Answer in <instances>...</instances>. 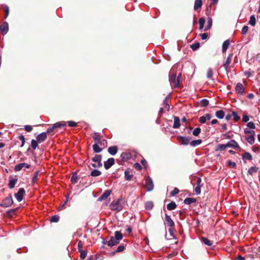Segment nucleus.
Returning a JSON list of instances; mask_svg holds the SVG:
<instances>
[{"instance_id": "nucleus-1", "label": "nucleus", "mask_w": 260, "mask_h": 260, "mask_svg": "<svg viewBox=\"0 0 260 260\" xmlns=\"http://www.w3.org/2000/svg\"><path fill=\"white\" fill-rule=\"evenodd\" d=\"M92 138L94 141V144L92 146L93 151L94 153H100L107 147V140L104 139L103 137L99 133H95L93 134Z\"/></svg>"}, {"instance_id": "nucleus-2", "label": "nucleus", "mask_w": 260, "mask_h": 260, "mask_svg": "<svg viewBox=\"0 0 260 260\" xmlns=\"http://www.w3.org/2000/svg\"><path fill=\"white\" fill-rule=\"evenodd\" d=\"M124 201L122 198H119L117 201H113L110 204V207L112 210L121 211L124 205Z\"/></svg>"}, {"instance_id": "nucleus-3", "label": "nucleus", "mask_w": 260, "mask_h": 260, "mask_svg": "<svg viewBox=\"0 0 260 260\" xmlns=\"http://www.w3.org/2000/svg\"><path fill=\"white\" fill-rule=\"evenodd\" d=\"M13 203V200L11 194H9L7 197L4 199L2 203L0 204V206L3 207H9Z\"/></svg>"}, {"instance_id": "nucleus-4", "label": "nucleus", "mask_w": 260, "mask_h": 260, "mask_svg": "<svg viewBox=\"0 0 260 260\" xmlns=\"http://www.w3.org/2000/svg\"><path fill=\"white\" fill-rule=\"evenodd\" d=\"M169 81L171 86H174L175 88L179 87L180 82L178 79L176 78V75L175 74H171L169 76Z\"/></svg>"}, {"instance_id": "nucleus-5", "label": "nucleus", "mask_w": 260, "mask_h": 260, "mask_svg": "<svg viewBox=\"0 0 260 260\" xmlns=\"http://www.w3.org/2000/svg\"><path fill=\"white\" fill-rule=\"evenodd\" d=\"M191 138L189 137H184V136H178L177 140L181 145H187L190 143Z\"/></svg>"}, {"instance_id": "nucleus-6", "label": "nucleus", "mask_w": 260, "mask_h": 260, "mask_svg": "<svg viewBox=\"0 0 260 260\" xmlns=\"http://www.w3.org/2000/svg\"><path fill=\"white\" fill-rule=\"evenodd\" d=\"M25 194V191L23 188H20L18 191L14 194L15 197L18 202L21 201Z\"/></svg>"}, {"instance_id": "nucleus-7", "label": "nucleus", "mask_w": 260, "mask_h": 260, "mask_svg": "<svg viewBox=\"0 0 260 260\" xmlns=\"http://www.w3.org/2000/svg\"><path fill=\"white\" fill-rule=\"evenodd\" d=\"M134 176L133 170L127 168L124 171V178L126 181H131Z\"/></svg>"}, {"instance_id": "nucleus-8", "label": "nucleus", "mask_w": 260, "mask_h": 260, "mask_svg": "<svg viewBox=\"0 0 260 260\" xmlns=\"http://www.w3.org/2000/svg\"><path fill=\"white\" fill-rule=\"evenodd\" d=\"M145 186L147 191H151L153 189L154 186L153 181L149 177L146 179Z\"/></svg>"}, {"instance_id": "nucleus-9", "label": "nucleus", "mask_w": 260, "mask_h": 260, "mask_svg": "<svg viewBox=\"0 0 260 260\" xmlns=\"http://www.w3.org/2000/svg\"><path fill=\"white\" fill-rule=\"evenodd\" d=\"M114 162H115V159L114 158H112V157L109 158L107 159V160H106V161L104 162V168L106 170H108L109 168H110L114 164Z\"/></svg>"}, {"instance_id": "nucleus-10", "label": "nucleus", "mask_w": 260, "mask_h": 260, "mask_svg": "<svg viewBox=\"0 0 260 260\" xmlns=\"http://www.w3.org/2000/svg\"><path fill=\"white\" fill-rule=\"evenodd\" d=\"M226 144L227 147H232L237 150H240L241 149L237 142L234 140H232L228 142Z\"/></svg>"}, {"instance_id": "nucleus-11", "label": "nucleus", "mask_w": 260, "mask_h": 260, "mask_svg": "<svg viewBox=\"0 0 260 260\" xmlns=\"http://www.w3.org/2000/svg\"><path fill=\"white\" fill-rule=\"evenodd\" d=\"M9 26L7 22H3L0 26V30L3 35H5L8 31Z\"/></svg>"}, {"instance_id": "nucleus-12", "label": "nucleus", "mask_w": 260, "mask_h": 260, "mask_svg": "<svg viewBox=\"0 0 260 260\" xmlns=\"http://www.w3.org/2000/svg\"><path fill=\"white\" fill-rule=\"evenodd\" d=\"M235 90L237 94L242 95L244 92V88L241 83H238L235 87Z\"/></svg>"}, {"instance_id": "nucleus-13", "label": "nucleus", "mask_w": 260, "mask_h": 260, "mask_svg": "<svg viewBox=\"0 0 260 260\" xmlns=\"http://www.w3.org/2000/svg\"><path fill=\"white\" fill-rule=\"evenodd\" d=\"M111 193V190H106L104 192L99 198L98 201H102L106 200L110 196Z\"/></svg>"}, {"instance_id": "nucleus-14", "label": "nucleus", "mask_w": 260, "mask_h": 260, "mask_svg": "<svg viewBox=\"0 0 260 260\" xmlns=\"http://www.w3.org/2000/svg\"><path fill=\"white\" fill-rule=\"evenodd\" d=\"M30 165H28L26 163H25V162L21 163V164H19L15 166V167L14 168V170L15 171H19L21 170L23 167H25L27 169H28L30 168Z\"/></svg>"}, {"instance_id": "nucleus-15", "label": "nucleus", "mask_w": 260, "mask_h": 260, "mask_svg": "<svg viewBox=\"0 0 260 260\" xmlns=\"http://www.w3.org/2000/svg\"><path fill=\"white\" fill-rule=\"evenodd\" d=\"M165 220L167 222L168 226H170L171 228H174L175 226V223L173 220L171 219L170 216L168 214H165Z\"/></svg>"}, {"instance_id": "nucleus-16", "label": "nucleus", "mask_w": 260, "mask_h": 260, "mask_svg": "<svg viewBox=\"0 0 260 260\" xmlns=\"http://www.w3.org/2000/svg\"><path fill=\"white\" fill-rule=\"evenodd\" d=\"M47 138L46 133L45 132L42 133L38 135L37 137V140L39 142V143H42L46 140Z\"/></svg>"}, {"instance_id": "nucleus-17", "label": "nucleus", "mask_w": 260, "mask_h": 260, "mask_svg": "<svg viewBox=\"0 0 260 260\" xmlns=\"http://www.w3.org/2000/svg\"><path fill=\"white\" fill-rule=\"evenodd\" d=\"M119 243V242L116 240L114 237L112 236L110 237V240L108 241L107 245L110 247H112Z\"/></svg>"}, {"instance_id": "nucleus-18", "label": "nucleus", "mask_w": 260, "mask_h": 260, "mask_svg": "<svg viewBox=\"0 0 260 260\" xmlns=\"http://www.w3.org/2000/svg\"><path fill=\"white\" fill-rule=\"evenodd\" d=\"M131 157V155L130 153L127 152H123L120 155V160L121 161H125L130 159Z\"/></svg>"}, {"instance_id": "nucleus-19", "label": "nucleus", "mask_w": 260, "mask_h": 260, "mask_svg": "<svg viewBox=\"0 0 260 260\" xmlns=\"http://www.w3.org/2000/svg\"><path fill=\"white\" fill-rule=\"evenodd\" d=\"M102 155L101 154H96L92 158V161H93L94 162H98V164H99L102 166Z\"/></svg>"}, {"instance_id": "nucleus-20", "label": "nucleus", "mask_w": 260, "mask_h": 260, "mask_svg": "<svg viewBox=\"0 0 260 260\" xmlns=\"http://www.w3.org/2000/svg\"><path fill=\"white\" fill-rule=\"evenodd\" d=\"M118 151V147L116 146H111L108 148V152L112 155H115Z\"/></svg>"}, {"instance_id": "nucleus-21", "label": "nucleus", "mask_w": 260, "mask_h": 260, "mask_svg": "<svg viewBox=\"0 0 260 260\" xmlns=\"http://www.w3.org/2000/svg\"><path fill=\"white\" fill-rule=\"evenodd\" d=\"M174 124L173 125V127L174 128H179L180 126V120L178 117L174 116Z\"/></svg>"}, {"instance_id": "nucleus-22", "label": "nucleus", "mask_w": 260, "mask_h": 260, "mask_svg": "<svg viewBox=\"0 0 260 260\" xmlns=\"http://www.w3.org/2000/svg\"><path fill=\"white\" fill-rule=\"evenodd\" d=\"M230 45V41L229 40H227L223 42L222 45V52H225L228 48Z\"/></svg>"}, {"instance_id": "nucleus-23", "label": "nucleus", "mask_w": 260, "mask_h": 260, "mask_svg": "<svg viewBox=\"0 0 260 260\" xmlns=\"http://www.w3.org/2000/svg\"><path fill=\"white\" fill-rule=\"evenodd\" d=\"M233 56L232 54H230L226 58V61L223 64V67L224 69L226 70L229 65L231 63L232 61V57Z\"/></svg>"}, {"instance_id": "nucleus-24", "label": "nucleus", "mask_w": 260, "mask_h": 260, "mask_svg": "<svg viewBox=\"0 0 260 260\" xmlns=\"http://www.w3.org/2000/svg\"><path fill=\"white\" fill-rule=\"evenodd\" d=\"M202 242L205 245L211 246L213 245V241L209 240L206 237H202L201 238Z\"/></svg>"}, {"instance_id": "nucleus-25", "label": "nucleus", "mask_w": 260, "mask_h": 260, "mask_svg": "<svg viewBox=\"0 0 260 260\" xmlns=\"http://www.w3.org/2000/svg\"><path fill=\"white\" fill-rule=\"evenodd\" d=\"M255 134H251L249 135L248 137H246L245 139L250 144L252 145L254 143L255 138H254Z\"/></svg>"}, {"instance_id": "nucleus-26", "label": "nucleus", "mask_w": 260, "mask_h": 260, "mask_svg": "<svg viewBox=\"0 0 260 260\" xmlns=\"http://www.w3.org/2000/svg\"><path fill=\"white\" fill-rule=\"evenodd\" d=\"M202 0H196L194 4V10L197 11L199 8L202 7Z\"/></svg>"}, {"instance_id": "nucleus-27", "label": "nucleus", "mask_w": 260, "mask_h": 260, "mask_svg": "<svg viewBox=\"0 0 260 260\" xmlns=\"http://www.w3.org/2000/svg\"><path fill=\"white\" fill-rule=\"evenodd\" d=\"M177 207V205L175 202L172 201L167 205V209L169 210H172Z\"/></svg>"}, {"instance_id": "nucleus-28", "label": "nucleus", "mask_w": 260, "mask_h": 260, "mask_svg": "<svg viewBox=\"0 0 260 260\" xmlns=\"http://www.w3.org/2000/svg\"><path fill=\"white\" fill-rule=\"evenodd\" d=\"M114 235V238L118 241V242H120V241L122 239L123 235L120 231H116Z\"/></svg>"}, {"instance_id": "nucleus-29", "label": "nucleus", "mask_w": 260, "mask_h": 260, "mask_svg": "<svg viewBox=\"0 0 260 260\" xmlns=\"http://www.w3.org/2000/svg\"><path fill=\"white\" fill-rule=\"evenodd\" d=\"M225 113L223 110L217 111L215 112V116L219 119H222L224 117Z\"/></svg>"}, {"instance_id": "nucleus-30", "label": "nucleus", "mask_w": 260, "mask_h": 260, "mask_svg": "<svg viewBox=\"0 0 260 260\" xmlns=\"http://www.w3.org/2000/svg\"><path fill=\"white\" fill-rule=\"evenodd\" d=\"M227 148L226 144H218L217 145L215 151H222L225 150Z\"/></svg>"}, {"instance_id": "nucleus-31", "label": "nucleus", "mask_w": 260, "mask_h": 260, "mask_svg": "<svg viewBox=\"0 0 260 260\" xmlns=\"http://www.w3.org/2000/svg\"><path fill=\"white\" fill-rule=\"evenodd\" d=\"M196 202V199L191 198H187L184 200V203L187 205H189L190 204L195 203Z\"/></svg>"}, {"instance_id": "nucleus-32", "label": "nucleus", "mask_w": 260, "mask_h": 260, "mask_svg": "<svg viewBox=\"0 0 260 260\" xmlns=\"http://www.w3.org/2000/svg\"><path fill=\"white\" fill-rule=\"evenodd\" d=\"M258 170V168L256 167H250L248 170V173L250 175H252L254 173H256Z\"/></svg>"}, {"instance_id": "nucleus-33", "label": "nucleus", "mask_w": 260, "mask_h": 260, "mask_svg": "<svg viewBox=\"0 0 260 260\" xmlns=\"http://www.w3.org/2000/svg\"><path fill=\"white\" fill-rule=\"evenodd\" d=\"M202 142V140L199 139L196 140H193L190 142V145L192 147H196L198 145H200Z\"/></svg>"}, {"instance_id": "nucleus-34", "label": "nucleus", "mask_w": 260, "mask_h": 260, "mask_svg": "<svg viewBox=\"0 0 260 260\" xmlns=\"http://www.w3.org/2000/svg\"><path fill=\"white\" fill-rule=\"evenodd\" d=\"M17 182V179H11L9 181V183L8 184L9 187L11 189H13L14 187L15 184H16Z\"/></svg>"}, {"instance_id": "nucleus-35", "label": "nucleus", "mask_w": 260, "mask_h": 260, "mask_svg": "<svg viewBox=\"0 0 260 260\" xmlns=\"http://www.w3.org/2000/svg\"><path fill=\"white\" fill-rule=\"evenodd\" d=\"M102 174V172L96 169H94L93 170L91 173H90V175L92 176V177H97V176H100Z\"/></svg>"}, {"instance_id": "nucleus-36", "label": "nucleus", "mask_w": 260, "mask_h": 260, "mask_svg": "<svg viewBox=\"0 0 260 260\" xmlns=\"http://www.w3.org/2000/svg\"><path fill=\"white\" fill-rule=\"evenodd\" d=\"M71 181L72 183L73 184H76L77 183L78 181V177L77 176V174L76 173H74L73 175H72Z\"/></svg>"}, {"instance_id": "nucleus-37", "label": "nucleus", "mask_w": 260, "mask_h": 260, "mask_svg": "<svg viewBox=\"0 0 260 260\" xmlns=\"http://www.w3.org/2000/svg\"><path fill=\"white\" fill-rule=\"evenodd\" d=\"M242 157L243 159H247L249 160H251L252 158V155L249 152L244 153L242 155Z\"/></svg>"}, {"instance_id": "nucleus-38", "label": "nucleus", "mask_w": 260, "mask_h": 260, "mask_svg": "<svg viewBox=\"0 0 260 260\" xmlns=\"http://www.w3.org/2000/svg\"><path fill=\"white\" fill-rule=\"evenodd\" d=\"M248 23L252 25V26H254L256 24V19L254 15H251L250 17L249 21L248 22Z\"/></svg>"}, {"instance_id": "nucleus-39", "label": "nucleus", "mask_w": 260, "mask_h": 260, "mask_svg": "<svg viewBox=\"0 0 260 260\" xmlns=\"http://www.w3.org/2000/svg\"><path fill=\"white\" fill-rule=\"evenodd\" d=\"M18 209V208H16L13 209H11L7 212V214L8 216L12 217L15 214V213L17 210Z\"/></svg>"}, {"instance_id": "nucleus-40", "label": "nucleus", "mask_w": 260, "mask_h": 260, "mask_svg": "<svg viewBox=\"0 0 260 260\" xmlns=\"http://www.w3.org/2000/svg\"><path fill=\"white\" fill-rule=\"evenodd\" d=\"M153 203L152 201L147 202L145 204V208L147 210H151L153 207Z\"/></svg>"}, {"instance_id": "nucleus-41", "label": "nucleus", "mask_w": 260, "mask_h": 260, "mask_svg": "<svg viewBox=\"0 0 260 260\" xmlns=\"http://www.w3.org/2000/svg\"><path fill=\"white\" fill-rule=\"evenodd\" d=\"M66 125V123L64 122H56L53 124L54 127L55 128H60L62 127H64Z\"/></svg>"}, {"instance_id": "nucleus-42", "label": "nucleus", "mask_w": 260, "mask_h": 260, "mask_svg": "<svg viewBox=\"0 0 260 260\" xmlns=\"http://www.w3.org/2000/svg\"><path fill=\"white\" fill-rule=\"evenodd\" d=\"M2 9L4 10L5 13V18H6L9 13V7L7 5L3 6Z\"/></svg>"}, {"instance_id": "nucleus-43", "label": "nucleus", "mask_w": 260, "mask_h": 260, "mask_svg": "<svg viewBox=\"0 0 260 260\" xmlns=\"http://www.w3.org/2000/svg\"><path fill=\"white\" fill-rule=\"evenodd\" d=\"M209 101L206 99H203L200 102V104L201 106L203 107H206L209 105Z\"/></svg>"}, {"instance_id": "nucleus-44", "label": "nucleus", "mask_w": 260, "mask_h": 260, "mask_svg": "<svg viewBox=\"0 0 260 260\" xmlns=\"http://www.w3.org/2000/svg\"><path fill=\"white\" fill-rule=\"evenodd\" d=\"M199 24H200V27H199V28L200 29H202L204 27V24L205 23V19L203 17H201L199 19Z\"/></svg>"}, {"instance_id": "nucleus-45", "label": "nucleus", "mask_w": 260, "mask_h": 260, "mask_svg": "<svg viewBox=\"0 0 260 260\" xmlns=\"http://www.w3.org/2000/svg\"><path fill=\"white\" fill-rule=\"evenodd\" d=\"M200 46V44L199 42H196L190 45V48L193 51L197 50Z\"/></svg>"}, {"instance_id": "nucleus-46", "label": "nucleus", "mask_w": 260, "mask_h": 260, "mask_svg": "<svg viewBox=\"0 0 260 260\" xmlns=\"http://www.w3.org/2000/svg\"><path fill=\"white\" fill-rule=\"evenodd\" d=\"M59 220V217L57 215L51 216L49 219L51 222H57Z\"/></svg>"}, {"instance_id": "nucleus-47", "label": "nucleus", "mask_w": 260, "mask_h": 260, "mask_svg": "<svg viewBox=\"0 0 260 260\" xmlns=\"http://www.w3.org/2000/svg\"><path fill=\"white\" fill-rule=\"evenodd\" d=\"M207 26L205 28V30H207L208 29H210L212 26V18L210 17H208V20L207 22Z\"/></svg>"}, {"instance_id": "nucleus-48", "label": "nucleus", "mask_w": 260, "mask_h": 260, "mask_svg": "<svg viewBox=\"0 0 260 260\" xmlns=\"http://www.w3.org/2000/svg\"><path fill=\"white\" fill-rule=\"evenodd\" d=\"M38 141L32 139L31 141V146L34 150H35L38 145Z\"/></svg>"}, {"instance_id": "nucleus-49", "label": "nucleus", "mask_w": 260, "mask_h": 260, "mask_svg": "<svg viewBox=\"0 0 260 260\" xmlns=\"http://www.w3.org/2000/svg\"><path fill=\"white\" fill-rule=\"evenodd\" d=\"M201 129L200 127H196L192 132V134L194 136H198L201 133Z\"/></svg>"}, {"instance_id": "nucleus-50", "label": "nucleus", "mask_w": 260, "mask_h": 260, "mask_svg": "<svg viewBox=\"0 0 260 260\" xmlns=\"http://www.w3.org/2000/svg\"><path fill=\"white\" fill-rule=\"evenodd\" d=\"M39 171H36L34 174L32 178V182L33 183H35L38 179V175H39Z\"/></svg>"}, {"instance_id": "nucleus-51", "label": "nucleus", "mask_w": 260, "mask_h": 260, "mask_svg": "<svg viewBox=\"0 0 260 260\" xmlns=\"http://www.w3.org/2000/svg\"><path fill=\"white\" fill-rule=\"evenodd\" d=\"M213 75V72L211 68H209L207 72V77L208 78H212Z\"/></svg>"}, {"instance_id": "nucleus-52", "label": "nucleus", "mask_w": 260, "mask_h": 260, "mask_svg": "<svg viewBox=\"0 0 260 260\" xmlns=\"http://www.w3.org/2000/svg\"><path fill=\"white\" fill-rule=\"evenodd\" d=\"M232 116L234 117V120L235 122H237L240 119V117L238 116L237 113L235 111L232 112Z\"/></svg>"}, {"instance_id": "nucleus-53", "label": "nucleus", "mask_w": 260, "mask_h": 260, "mask_svg": "<svg viewBox=\"0 0 260 260\" xmlns=\"http://www.w3.org/2000/svg\"><path fill=\"white\" fill-rule=\"evenodd\" d=\"M79 252H80V258L82 259H84L86 257V255H87L86 251L82 250L79 251Z\"/></svg>"}, {"instance_id": "nucleus-54", "label": "nucleus", "mask_w": 260, "mask_h": 260, "mask_svg": "<svg viewBox=\"0 0 260 260\" xmlns=\"http://www.w3.org/2000/svg\"><path fill=\"white\" fill-rule=\"evenodd\" d=\"M179 192V190L178 188L175 187L174 188L173 190H172L170 192V194L172 196H174L178 194Z\"/></svg>"}, {"instance_id": "nucleus-55", "label": "nucleus", "mask_w": 260, "mask_h": 260, "mask_svg": "<svg viewBox=\"0 0 260 260\" xmlns=\"http://www.w3.org/2000/svg\"><path fill=\"white\" fill-rule=\"evenodd\" d=\"M18 139L21 141V147H22L24 146L25 142V138L23 135H20L18 137Z\"/></svg>"}, {"instance_id": "nucleus-56", "label": "nucleus", "mask_w": 260, "mask_h": 260, "mask_svg": "<svg viewBox=\"0 0 260 260\" xmlns=\"http://www.w3.org/2000/svg\"><path fill=\"white\" fill-rule=\"evenodd\" d=\"M125 249V246L123 244H121L119 245L117 249L116 250L117 252H120L123 251Z\"/></svg>"}, {"instance_id": "nucleus-57", "label": "nucleus", "mask_w": 260, "mask_h": 260, "mask_svg": "<svg viewBox=\"0 0 260 260\" xmlns=\"http://www.w3.org/2000/svg\"><path fill=\"white\" fill-rule=\"evenodd\" d=\"M248 28H248V26L244 25L242 29L241 34L243 35L246 34V33L247 32V31L248 30Z\"/></svg>"}, {"instance_id": "nucleus-58", "label": "nucleus", "mask_w": 260, "mask_h": 260, "mask_svg": "<svg viewBox=\"0 0 260 260\" xmlns=\"http://www.w3.org/2000/svg\"><path fill=\"white\" fill-rule=\"evenodd\" d=\"M55 129V128L53 126H52V127H49V128H48L47 130V132H46V135L47 134H52L54 131Z\"/></svg>"}, {"instance_id": "nucleus-59", "label": "nucleus", "mask_w": 260, "mask_h": 260, "mask_svg": "<svg viewBox=\"0 0 260 260\" xmlns=\"http://www.w3.org/2000/svg\"><path fill=\"white\" fill-rule=\"evenodd\" d=\"M68 124L70 127H76L77 125V123L74 121H68Z\"/></svg>"}, {"instance_id": "nucleus-60", "label": "nucleus", "mask_w": 260, "mask_h": 260, "mask_svg": "<svg viewBox=\"0 0 260 260\" xmlns=\"http://www.w3.org/2000/svg\"><path fill=\"white\" fill-rule=\"evenodd\" d=\"M247 126L250 129H254L255 128L254 123L252 121L248 122Z\"/></svg>"}, {"instance_id": "nucleus-61", "label": "nucleus", "mask_w": 260, "mask_h": 260, "mask_svg": "<svg viewBox=\"0 0 260 260\" xmlns=\"http://www.w3.org/2000/svg\"><path fill=\"white\" fill-rule=\"evenodd\" d=\"M244 133L246 135H251V134H255V132L253 131H250L247 128L244 129Z\"/></svg>"}, {"instance_id": "nucleus-62", "label": "nucleus", "mask_w": 260, "mask_h": 260, "mask_svg": "<svg viewBox=\"0 0 260 260\" xmlns=\"http://www.w3.org/2000/svg\"><path fill=\"white\" fill-rule=\"evenodd\" d=\"M24 129L27 132H30L32 130V127L29 125H26L24 126Z\"/></svg>"}, {"instance_id": "nucleus-63", "label": "nucleus", "mask_w": 260, "mask_h": 260, "mask_svg": "<svg viewBox=\"0 0 260 260\" xmlns=\"http://www.w3.org/2000/svg\"><path fill=\"white\" fill-rule=\"evenodd\" d=\"M134 167L135 168V169L136 170H138V171L141 170L142 168L141 166L138 162L134 164Z\"/></svg>"}, {"instance_id": "nucleus-64", "label": "nucleus", "mask_w": 260, "mask_h": 260, "mask_svg": "<svg viewBox=\"0 0 260 260\" xmlns=\"http://www.w3.org/2000/svg\"><path fill=\"white\" fill-rule=\"evenodd\" d=\"M228 165L229 167L235 168L236 167V164L235 162H233L231 160H229L228 161Z\"/></svg>"}]
</instances>
